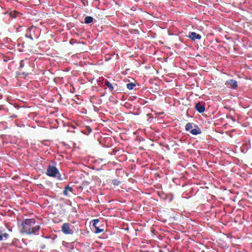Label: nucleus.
<instances>
[{
    "mask_svg": "<svg viewBox=\"0 0 252 252\" xmlns=\"http://www.w3.org/2000/svg\"><path fill=\"white\" fill-rule=\"evenodd\" d=\"M188 37L193 41H195L196 39H200L201 38V36L200 34L195 32H189Z\"/></svg>",
    "mask_w": 252,
    "mask_h": 252,
    "instance_id": "obj_8",
    "label": "nucleus"
},
{
    "mask_svg": "<svg viewBox=\"0 0 252 252\" xmlns=\"http://www.w3.org/2000/svg\"><path fill=\"white\" fill-rule=\"evenodd\" d=\"M112 183L114 186H118L120 183V182L117 179H113L112 180Z\"/></svg>",
    "mask_w": 252,
    "mask_h": 252,
    "instance_id": "obj_19",
    "label": "nucleus"
},
{
    "mask_svg": "<svg viewBox=\"0 0 252 252\" xmlns=\"http://www.w3.org/2000/svg\"><path fill=\"white\" fill-rule=\"evenodd\" d=\"M9 237V234L6 233L4 230H0V241H1L3 239H7Z\"/></svg>",
    "mask_w": 252,
    "mask_h": 252,
    "instance_id": "obj_10",
    "label": "nucleus"
},
{
    "mask_svg": "<svg viewBox=\"0 0 252 252\" xmlns=\"http://www.w3.org/2000/svg\"><path fill=\"white\" fill-rule=\"evenodd\" d=\"M46 174L48 176L56 177L59 180H62L61 175L59 172L58 169L53 165H49Z\"/></svg>",
    "mask_w": 252,
    "mask_h": 252,
    "instance_id": "obj_3",
    "label": "nucleus"
},
{
    "mask_svg": "<svg viewBox=\"0 0 252 252\" xmlns=\"http://www.w3.org/2000/svg\"><path fill=\"white\" fill-rule=\"evenodd\" d=\"M99 222V220L98 219H95L93 220V225L95 228L98 226V224Z\"/></svg>",
    "mask_w": 252,
    "mask_h": 252,
    "instance_id": "obj_17",
    "label": "nucleus"
},
{
    "mask_svg": "<svg viewBox=\"0 0 252 252\" xmlns=\"http://www.w3.org/2000/svg\"><path fill=\"white\" fill-rule=\"evenodd\" d=\"M74 190V189L72 187L68 185L65 187L63 191V194L65 196H69L71 194H75Z\"/></svg>",
    "mask_w": 252,
    "mask_h": 252,
    "instance_id": "obj_5",
    "label": "nucleus"
},
{
    "mask_svg": "<svg viewBox=\"0 0 252 252\" xmlns=\"http://www.w3.org/2000/svg\"><path fill=\"white\" fill-rule=\"evenodd\" d=\"M9 230L10 231H12L11 229H9Z\"/></svg>",
    "mask_w": 252,
    "mask_h": 252,
    "instance_id": "obj_23",
    "label": "nucleus"
},
{
    "mask_svg": "<svg viewBox=\"0 0 252 252\" xmlns=\"http://www.w3.org/2000/svg\"><path fill=\"white\" fill-rule=\"evenodd\" d=\"M62 231L65 234H72L73 230L70 229L69 224L68 223H63L62 227Z\"/></svg>",
    "mask_w": 252,
    "mask_h": 252,
    "instance_id": "obj_4",
    "label": "nucleus"
},
{
    "mask_svg": "<svg viewBox=\"0 0 252 252\" xmlns=\"http://www.w3.org/2000/svg\"><path fill=\"white\" fill-rule=\"evenodd\" d=\"M76 42V41H75L73 39H71L70 41V43L71 44H73L74 43Z\"/></svg>",
    "mask_w": 252,
    "mask_h": 252,
    "instance_id": "obj_20",
    "label": "nucleus"
},
{
    "mask_svg": "<svg viewBox=\"0 0 252 252\" xmlns=\"http://www.w3.org/2000/svg\"><path fill=\"white\" fill-rule=\"evenodd\" d=\"M89 183L88 182H83L82 183V186H80L78 188V189H81V190L83 189H87L88 188L87 186H89Z\"/></svg>",
    "mask_w": 252,
    "mask_h": 252,
    "instance_id": "obj_15",
    "label": "nucleus"
},
{
    "mask_svg": "<svg viewBox=\"0 0 252 252\" xmlns=\"http://www.w3.org/2000/svg\"><path fill=\"white\" fill-rule=\"evenodd\" d=\"M104 231V229L100 228L99 226L95 228V232L96 233H99L102 232Z\"/></svg>",
    "mask_w": 252,
    "mask_h": 252,
    "instance_id": "obj_18",
    "label": "nucleus"
},
{
    "mask_svg": "<svg viewBox=\"0 0 252 252\" xmlns=\"http://www.w3.org/2000/svg\"><path fill=\"white\" fill-rule=\"evenodd\" d=\"M9 15L12 18H15L16 17H19L21 15V14L16 11H11L9 12H8Z\"/></svg>",
    "mask_w": 252,
    "mask_h": 252,
    "instance_id": "obj_11",
    "label": "nucleus"
},
{
    "mask_svg": "<svg viewBox=\"0 0 252 252\" xmlns=\"http://www.w3.org/2000/svg\"><path fill=\"white\" fill-rule=\"evenodd\" d=\"M30 62L27 60H21L20 65L19 68V75L23 74L27 76L31 73L32 70H30Z\"/></svg>",
    "mask_w": 252,
    "mask_h": 252,
    "instance_id": "obj_2",
    "label": "nucleus"
},
{
    "mask_svg": "<svg viewBox=\"0 0 252 252\" xmlns=\"http://www.w3.org/2000/svg\"><path fill=\"white\" fill-rule=\"evenodd\" d=\"M35 222L36 221L34 219H28L23 220L21 223V233L28 235L36 234L39 230L40 226L39 225H35Z\"/></svg>",
    "mask_w": 252,
    "mask_h": 252,
    "instance_id": "obj_1",
    "label": "nucleus"
},
{
    "mask_svg": "<svg viewBox=\"0 0 252 252\" xmlns=\"http://www.w3.org/2000/svg\"><path fill=\"white\" fill-rule=\"evenodd\" d=\"M135 86V84L133 83H128L126 84V87L129 90L133 89Z\"/></svg>",
    "mask_w": 252,
    "mask_h": 252,
    "instance_id": "obj_16",
    "label": "nucleus"
},
{
    "mask_svg": "<svg viewBox=\"0 0 252 252\" xmlns=\"http://www.w3.org/2000/svg\"><path fill=\"white\" fill-rule=\"evenodd\" d=\"M193 127L194 124L190 123H188L185 126V129L186 131H189Z\"/></svg>",
    "mask_w": 252,
    "mask_h": 252,
    "instance_id": "obj_14",
    "label": "nucleus"
},
{
    "mask_svg": "<svg viewBox=\"0 0 252 252\" xmlns=\"http://www.w3.org/2000/svg\"><path fill=\"white\" fill-rule=\"evenodd\" d=\"M225 85L233 89H236L238 87L237 82L234 79L227 80L225 83Z\"/></svg>",
    "mask_w": 252,
    "mask_h": 252,
    "instance_id": "obj_6",
    "label": "nucleus"
},
{
    "mask_svg": "<svg viewBox=\"0 0 252 252\" xmlns=\"http://www.w3.org/2000/svg\"><path fill=\"white\" fill-rule=\"evenodd\" d=\"M195 108L199 113H202L205 111V105L200 102L197 103L195 104Z\"/></svg>",
    "mask_w": 252,
    "mask_h": 252,
    "instance_id": "obj_7",
    "label": "nucleus"
},
{
    "mask_svg": "<svg viewBox=\"0 0 252 252\" xmlns=\"http://www.w3.org/2000/svg\"><path fill=\"white\" fill-rule=\"evenodd\" d=\"M94 110L96 111H98V109L96 107H94Z\"/></svg>",
    "mask_w": 252,
    "mask_h": 252,
    "instance_id": "obj_21",
    "label": "nucleus"
},
{
    "mask_svg": "<svg viewBox=\"0 0 252 252\" xmlns=\"http://www.w3.org/2000/svg\"><path fill=\"white\" fill-rule=\"evenodd\" d=\"M105 85L109 89L110 92H112L113 91L114 88L112 84L109 82L108 81L106 80L104 82Z\"/></svg>",
    "mask_w": 252,
    "mask_h": 252,
    "instance_id": "obj_13",
    "label": "nucleus"
},
{
    "mask_svg": "<svg viewBox=\"0 0 252 252\" xmlns=\"http://www.w3.org/2000/svg\"><path fill=\"white\" fill-rule=\"evenodd\" d=\"M32 40H33V37L30 35V37H29Z\"/></svg>",
    "mask_w": 252,
    "mask_h": 252,
    "instance_id": "obj_22",
    "label": "nucleus"
},
{
    "mask_svg": "<svg viewBox=\"0 0 252 252\" xmlns=\"http://www.w3.org/2000/svg\"><path fill=\"white\" fill-rule=\"evenodd\" d=\"M94 18L89 16H87L85 18L84 22L85 24H88L91 23L93 21Z\"/></svg>",
    "mask_w": 252,
    "mask_h": 252,
    "instance_id": "obj_12",
    "label": "nucleus"
},
{
    "mask_svg": "<svg viewBox=\"0 0 252 252\" xmlns=\"http://www.w3.org/2000/svg\"><path fill=\"white\" fill-rule=\"evenodd\" d=\"M190 132L193 135H198L201 133V130L200 128L196 125H194V127L193 129L190 130Z\"/></svg>",
    "mask_w": 252,
    "mask_h": 252,
    "instance_id": "obj_9",
    "label": "nucleus"
}]
</instances>
